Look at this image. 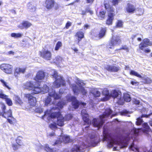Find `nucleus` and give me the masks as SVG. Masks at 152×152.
Returning a JSON list of instances; mask_svg holds the SVG:
<instances>
[{"label": "nucleus", "instance_id": "nucleus-1", "mask_svg": "<svg viewBox=\"0 0 152 152\" xmlns=\"http://www.w3.org/2000/svg\"><path fill=\"white\" fill-rule=\"evenodd\" d=\"M35 82H27L24 85V88L27 89L32 91V93L34 94H37L39 93L44 94L48 92V96L45 101V104L48 105L50 103L55 104L58 102L56 100H58L61 98V94L62 93L59 90L60 94L56 93L55 91L53 88L49 89L48 86L46 84L43 85L42 88L40 87V81L37 82V84H34Z\"/></svg>", "mask_w": 152, "mask_h": 152}, {"label": "nucleus", "instance_id": "nucleus-2", "mask_svg": "<svg viewBox=\"0 0 152 152\" xmlns=\"http://www.w3.org/2000/svg\"><path fill=\"white\" fill-rule=\"evenodd\" d=\"M64 102L59 101L56 103L55 106L51 108L49 112L48 110L45 112L44 115L42 116L43 118L47 117L48 119L53 118H57L56 124L60 126H62L64 125V118L61 115L59 111L60 109H61L63 106L65 104Z\"/></svg>", "mask_w": 152, "mask_h": 152}, {"label": "nucleus", "instance_id": "nucleus-3", "mask_svg": "<svg viewBox=\"0 0 152 152\" xmlns=\"http://www.w3.org/2000/svg\"><path fill=\"white\" fill-rule=\"evenodd\" d=\"M86 141V143L82 142L80 145H75L72 148L71 152H83L84 149L88 147L90 145L95 146L98 143L97 137L94 133L89 134Z\"/></svg>", "mask_w": 152, "mask_h": 152}, {"label": "nucleus", "instance_id": "nucleus-4", "mask_svg": "<svg viewBox=\"0 0 152 152\" xmlns=\"http://www.w3.org/2000/svg\"><path fill=\"white\" fill-rule=\"evenodd\" d=\"M104 139L105 140L107 141L108 147L112 148L114 145H117L113 147V151H118L127 146L126 144L122 141L118 135L112 137L110 135H107L104 137Z\"/></svg>", "mask_w": 152, "mask_h": 152}, {"label": "nucleus", "instance_id": "nucleus-5", "mask_svg": "<svg viewBox=\"0 0 152 152\" xmlns=\"http://www.w3.org/2000/svg\"><path fill=\"white\" fill-rule=\"evenodd\" d=\"M112 111L110 109H107L102 115L99 116V118H94L92 122L94 127L98 128V129L102 126L105 120V118L108 117L112 113Z\"/></svg>", "mask_w": 152, "mask_h": 152}, {"label": "nucleus", "instance_id": "nucleus-6", "mask_svg": "<svg viewBox=\"0 0 152 152\" xmlns=\"http://www.w3.org/2000/svg\"><path fill=\"white\" fill-rule=\"evenodd\" d=\"M76 83L78 86L75 84H72L70 86L75 94L77 95L79 94H81L83 96L86 95L88 92L87 90L83 87L85 85L83 81L78 79Z\"/></svg>", "mask_w": 152, "mask_h": 152}, {"label": "nucleus", "instance_id": "nucleus-7", "mask_svg": "<svg viewBox=\"0 0 152 152\" xmlns=\"http://www.w3.org/2000/svg\"><path fill=\"white\" fill-rule=\"evenodd\" d=\"M103 94L107 98V99L112 97L114 99H117L118 100L117 102L120 103L123 99L121 98L120 92H118L115 90L112 91L110 94L109 91L106 89H104L103 91Z\"/></svg>", "mask_w": 152, "mask_h": 152}, {"label": "nucleus", "instance_id": "nucleus-8", "mask_svg": "<svg viewBox=\"0 0 152 152\" xmlns=\"http://www.w3.org/2000/svg\"><path fill=\"white\" fill-rule=\"evenodd\" d=\"M54 73L52 75L53 77L55 78V81L54 82L53 86L56 88H59L61 86H64L65 85V81L63 79V78L60 75H58L57 71L53 70Z\"/></svg>", "mask_w": 152, "mask_h": 152}, {"label": "nucleus", "instance_id": "nucleus-9", "mask_svg": "<svg viewBox=\"0 0 152 152\" xmlns=\"http://www.w3.org/2000/svg\"><path fill=\"white\" fill-rule=\"evenodd\" d=\"M137 110L140 111L142 113L141 117H139L137 119L136 124L137 126L141 125L143 122L142 119V117L149 118L151 115H152V112L149 114H147V113L146 114H143V113H145V111H146V109L143 108L142 106L137 107Z\"/></svg>", "mask_w": 152, "mask_h": 152}, {"label": "nucleus", "instance_id": "nucleus-10", "mask_svg": "<svg viewBox=\"0 0 152 152\" xmlns=\"http://www.w3.org/2000/svg\"><path fill=\"white\" fill-rule=\"evenodd\" d=\"M121 42L120 37L119 36H113L112 39L108 47L110 48H112L114 45H119Z\"/></svg>", "mask_w": 152, "mask_h": 152}, {"label": "nucleus", "instance_id": "nucleus-11", "mask_svg": "<svg viewBox=\"0 0 152 152\" xmlns=\"http://www.w3.org/2000/svg\"><path fill=\"white\" fill-rule=\"evenodd\" d=\"M70 141V138L68 136L66 135L63 137H61L58 140L56 141L54 144H52L53 145H56L58 146L62 142L64 143H66L69 142Z\"/></svg>", "mask_w": 152, "mask_h": 152}, {"label": "nucleus", "instance_id": "nucleus-12", "mask_svg": "<svg viewBox=\"0 0 152 152\" xmlns=\"http://www.w3.org/2000/svg\"><path fill=\"white\" fill-rule=\"evenodd\" d=\"M70 99L72 102V106L75 109L78 108L80 104H81L84 107H85V106L86 105V103L81 102L80 103L74 96H71L70 97Z\"/></svg>", "mask_w": 152, "mask_h": 152}, {"label": "nucleus", "instance_id": "nucleus-13", "mask_svg": "<svg viewBox=\"0 0 152 152\" xmlns=\"http://www.w3.org/2000/svg\"><path fill=\"white\" fill-rule=\"evenodd\" d=\"M0 68L6 73L11 74L12 70V66L7 64H2L0 66Z\"/></svg>", "mask_w": 152, "mask_h": 152}, {"label": "nucleus", "instance_id": "nucleus-14", "mask_svg": "<svg viewBox=\"0 0 152 152\" xmlns=\"http://www.w3.org/2000/svg\"><path fill=\"white\" fill-rule=\"evenodd\" d=\"M81 115L83 119L85 124L90 125L91 124V121L89 119L88 115L85 110L83 109L81 111Z\"/></svg>", "mask_w": 152, "mask_h": 152}, {"label": "nucleus", "instance_id": "nucleus-15", "mask_svg": "<svg viewBox=\"0 0 152 152\" xmlns=\"http://www.w3.org/2000/svg\"><path fill=\"white\" fill-rule=\"evenodd\" d=\"M152 45V43L150 41L149 39L145 38L143 40L142 42L140 44L139 46L141 50H144V49L146 47L148 46H151Z\"/></svg>", "mask_w": 152, "mask_h": 152}, {"label": "nucleus", "instance_id": "nucleus-16", "mask_svg": "<svg viewBox=\"0 0 152 152\" xmlns=\"http://www.w3.org/2000/svg\"><path fill=\"white\" fill-rule=\"evenodd\" d=\"M40 53L41 57L46 60H49L51 59V53L48 50H44L42 52H40Z\"/></svg>", "mask_w": 152, "mask_h": 152}, {"label": "nucleus", "instance_id": "nucleus-17", "mask_svg": "<svg viewBox=\"0 0 152 152\" xmlns=\"http://www.w3.org/2000/svg\"><path fill=\"white\" fill-rule=\"evenodd\" d=\"M25 97L28 99L29 103L31 105L34 106L35 105L36 99L35 97L33 96L30 94H25Z\"/></svg>", "mask_w": 152, "mask_h": 152}, {"label": "nucleus", "instance_id": "nucleus-18", "mask_svg": "<svg viewBox=\"0 0 152 152\" xmlns=\"http://www.w3.org/2000/svg\"><path fill=\"white\" fill-rule=\"evenodd\" d=\"M45 76V72L42 71H39L38 72L37 74L36 77L35 78V81L33 82L34 83V84H37V82L38 81L37 80H43ZM31 82H32L31 81Z\"/></svg>", "mask_w": 152, "mask_h": 152}, {"label": "nucleus", "instance_id": "nucleus-19", "mask_svg": "<svg viewBox=\"0 0 152 152\" xmlns=\"http://www.w3.org/2000/svg\"><path fill=\"white\" fill-rule=\"evenodd\" d=\"M113 10L111 9L110 12H109L108 15V18L106 21V24L108 25H111L112 24L113 21L114 19V16L115 15L113 12Z\"/></svg>", "mask_w": 152, "mask_h": 152}, {"label": "nucleus", "instance_id": "nucleus-20", "mask_svg": "<svg viewBox=\"0 0 152 152\" xmlns=\"http://www.w3.org/2000/svg\"><path fill=\"white\" fill-rule=\"evenodd\" d=\"M32 25V24L28 21H24L19 25L18 27L21 29H27Z\"/></svg>", "mask_w": 152, "mask_h": 152}, {"label": "nucleus", "instance_id": "nucleus-21", "mask_svg": "<svg viewBox=\"0 0 152 152\" xmlns=\"http://www.w3.org/2000/svg\"><path fill=\"white\" fill-rule=\"evenodd\" d=\"M126 10L128 13H133L136 10V8L134 5L128 3L126 7Z\"/></svg>", "mask_w": 152, "mask_h": 152}, {"label": "nucleus", "instance_id": "nucleus-22", "mask_svg": "<svg viewBox=\"0 0 152 152\" xmlns=\"http://www.w3.org/2000/svg\"><path fill=\"white\" fill-rule=\"evenodd\" d=\"M107 71L111 72H117L119 70V68L114 65H107L105 67Z\"/></svg>", "mask_w": 152, "mask_h": 152}, {"label": "nucleus", "instance_id": "nucleus-23", "mask_svg": "<svg viewBox=\"0 0 152 152\" xmlns=\"http://www.w3.org/2000/svg\"><path fill=\"white\" fill-rule=\"evenodd\" d=\"M142 129L143 132L146 134H148L151 130L149 126L146 123H144L142 124Z\"/></svg>", "mask_w": 152, "mask_h": 152}, {"label": "nucleus", "instance_id": "nucleus-24", "mask_svg": "<svg viewBox=\"0 0 152 152\" xmlns=\"http://www.w3.org/2000/svg\"><path fill=\"white\" fill-rule=\"evenodd\" d=\"M46 7L48 9L52 8L54 6L55 1L54 0H46Z\"/></svg>", "mask_w": 152, "mask_h": 152}, {"label": "nucleus", "instance_id": "nucleus-25", "mask_svg": "<svg viewBox=\"0 0 152 152\" xmlns=\"http://www.w3.org/2000/svg\"><path fill=\"white\" fill-rule=\"evenodd\" d=\"M45 150L47 152H61L59 150H55L50 148L48 145H45Z\"/></svg>", "mask_w": 152, "mask_h": 152}, {"label": "nucleus", "instance_id": "nucleus-26", "mask_svg": "<svg viewBox=\"0 0 152 152\" xmlns=\"http://www.w3.org/2000/svg\"><path fill=\"white\" fill-rule=\"evenodd\" d=\"M14 99L15 101L16 104H19L22 105L23 103L22 101L20 98L17 95H15L14 97Z\"/></svg>", "mask_w": 152, "mask_h": 152}, {"label": "nucleus", "instance_id": "nucleus-27", "mask_svg": "<svg viewBox=\"0 0 152 152\" xmlns=\"http://www.w3.org/2000/svg\"><path fill=\"white\" fill-rule=\"evenodd\" d=\"M106 32V28H102L99 34V37L100 39L104 37Z\"/></svg>", "mask_w": 152, "mask_h": 152}, {"label": "nucleus", "instance_id": "nucleus-28", "mask_svg": "<svg viewBox=\"0 0 152 152\" xmlns=\"http://www.w3.org/2000/svg\"><path fill=\"white\" fill-rule=\"evenodd\" d=\"M4 113V118H6L12 117V113L10 109H9L7 112H5Z\"/></svg>", "mask_w": 152, "mask_h": 152}, {"label": "nucleus", "instance_id": "nucleus-29", "mask_svg": "<svg viewBox=\"0 0 152 152\" xmlns=\"http://www.w3.org/2000/svg\"><path fill=\"white\" fill-rule=\"evenodd\" d=\"M124 100L127 102H129L131 100V98L129 95L128 94H124Z\"/></svg>", "mask_w": 152, "mask_h": 152}, {"label": "nucleus", "instance_id": "nucleus-30", "mask_svg": "<svg viewBox=\"0 0 152 152\" xmlns=\"http://www.w3.org/2000/svg\"><path fill=\"white\" fill-rule=\"evenodd\" d=\"M27 6L28 7V9L30 11L34 12L35 10L36 9L35 7L32 5L30 3L28 4Z\"/></svg>", "mask_w": 152, "mask_h": 152}, {"label": "nucleus", "instance_id": "nucleus-31", "mask_svg": "<svg viewBox=\"0 0 152 152\" xmlns=\"http://www.w3.org/2000/svg\"><path fill=\"white\" fill-rule=\"evenodd\" d=\"M22 35V34L20 33H12L11 34V37H14L15 38L21 37Z\"/></svg>", "mask_w": 152, "mask_h": 152}, {"label": "nucleus", "instance_id": "nucleus-32", "mask_svg": "<svg viewBox=\"0 0 152 152\" xmlns=\"http://www.w3.org/2000/svg\"><path fill=\"white\" fill-rule=\"evenodd\" d=\"M92 93L95 97H99L100 95V92L96 90L93 91H92Z\"/></svg>", "mask_w": 152, "mask_h": 152}, {"label": "nucleus", "instance_id": "nucleus-33", "mask_svg": "<svg viewBox=\"0 0 152 152\" xmlns=\"http://www.w3.org/2000/svg\"><path fill=\"white\" fill-rule=\"evenodd\" d=\"M130 74L132 75H134L139 77L141 78L142 77L141 75L134 70H131L130 72Z\"/></svg>", "mask_w": 152, "mask_h": 152}, {"label": "nucleus", "instance_id": "nucleus-34", "mask_svg": "<svg viewBox=\"0 0 152 152\" xmlns=\"http://www.w3.org/2000/svg\"><path fill=\"white\" fill-rule=\"evenodd\" d=\"M25 69L24 68H17L15 69V72L17 74L22 73H23L25 71Z\"/></svg>", "mask_w": 152, "mask_h": 152}, {"label": "nucleus", "instance_id": "nucleus-35", "mask_svg": "<svg viewBox=\"0 0 152 152\" xmlns=\"http://www.w3.org/2000/svg\"><path fill=\"white\" fill-rule=\"evenodd\" d=\"M62 43L61 42H58L56 44L55 50H58L62 46Z\"/></svg>", "mask_w": 152, "mask_h": 152}, {"label": "nucleus", "instance_id": "nucleus-36", "mask_svg": "<svg viewBox=\"0 0 152 152\" xmlns=\"http://www.w3.org/2000/svg\"><path fill=\"white\" fill-rule=\"evenodd\" d=\"M56 123H53L50 124L49 125V126L50 128L53 130H54L57 128Z\"/></svg>", "mask_w": 152, "mask_h": 152}, {"label": "nucleus", "instance_id": "nucleus-37", "mask_svg": "<svg viewBox=\"0 0 152 152\" xmlns=\"http://www.w3.org/2000/svg\"><path fill=\"white\" fill-rule=\"evenodd\" d=\"M76 35L80 39L83 38L84 36L83 33L82 32H77Z\"/></svg>", "mask_w": 152, "mask_h": 152}, {"label": "nucleus", "instance_id": "nucleus-38", "mask_svg": "<svg viewBox=\"0 0 152 152\" xmlns=\"http://www.w3.org/2000/svg\"><path fill=\"white\" fill-rule=\"evenodd\" d=\"M72 116L71 114H68L65 116L64 118V121H69L72 118Z\"/></svg>", "mask_w": 152, "mask_h": 152}, {"label": "nucleus", "instance_id": "nucleus-39", "mask_svg": "<svg viewBox=\"0 0 152 152\" xmlns=\"http://www.w3.org/2000/svg\"><path fill=\"white\" fill-rule=\"evenodd\" d=\"M106 12L105 11L102 10L100 11L99 12V17L102 18H103L105 17Z\"/></svg>", "mask_w": 152, "mask_h": 152}, {"label": "nucleus", "instance_id": "nucleus-40", "mask_svg": "<svg viewBox=\"0 0 152 152\" xmlns=\"http://www.w3.org/2000/svg\"><path fill=\"white\" fill-rule=\"evenodd\" d=\"M5 101L7 102V103L9 106H11L12 104V100L10 99L7 97L5 99Z\"/></svg>", "mask_w": 152, "mask_h": 152}, {"label": "nucleus", "instance_id": "nucleus-41", "mask_svg": "<svg viewBox=\"0 0 152 152\" xmlns=\"http://www.w3.org/2000/svg\"><path fill=\"white\" fill-rule=\"evenodd\" d=\"M129 148L133 151H137L138 150V149L134 147V145L133 143L131 145Z\"/></svg>", "mask_w": 152, "mask_h": 152}, {"label": "nucleus", "instance_id": "nucleus-42", "mask_svg": "<svg viewBox=\"0 0 152 152\" xmlns=\"http://www.w3.org/2000/svg\"><path fill=\"white\" fill-rule=\"evenodd\" d=\"M1 82L3 84V85L4 86H5L9 89H10V88L7 85V83L5 81H4L2 79L0 80Z\"/></svg>", "mask_w": 152, "mask_h": 152}, {"label": "nucleus", "instance_id": "nucleus-43", "mask_svg": "<svg viewBox=\"0 0 152 152\" xmlns=\"http://www.w3.org/2000/svg\"><path fill=\"white\" fill-rule=\"evenodd\" d=\"M129 112L126 110H123L121 112V114L122 115H127L129 113Z\"/></svg>", "mask_w": 152, "mask_h": 152}, {"label": "nucleus", "instance_id": "nucleus-44", "mask_svg": "<svg viewBox=\"0 0 152 152\" xmlns=\"http://www.w3.org/2000/svg\"><path fill=\"white\" fill-rule=\"evenodd\" d=\"M122 25V22L121 20H119L116 26L118 27H121Z\"/></svg>", "mask_w": 152, "mask_h": 152}, {"label": "nucleus", "instance_id": "nucleus-45", "mask_svg": "<svg viewBox=\"0 0 152 152\" xmlns=\"http://www.w3.org/2000/svg\"><path fill=\"white\" fill-rule=\"evenodd\" d=\"M119 0H113L112 3L113 5L115 6L118 4V3L119 1Z\"/></svg>", "mask_w": 152, "mask_h": 152}, {"label": "nucleus", "instance_id": "nucleus-46", "mask_svg": "<svg viewBox=\"0 0 152 152\" xmlns=\"http://www.w3.org/2000/svg\"><path fill=\"white\" fill-rule=\"evenodd\" d=\"M56 60L57 63H59L60 61H61V58L59 56H57L56 58Z\"/></svg>", "mask_w": 152, "mask_h": 152}, {"label": "nucleus", "instance_id": "nucleus-47", "mask_svg": "<svg viewBox=\"0 0 152 152\" xmlns=\"http://www.w3.org/2000/svg\"><path fill=\"white\" fill-rule=\"evenodd\" d=\"M139 13H138V15H141L143 14L144 10L141 8L138 9Z\"/></svg>", "mask_w": 152, "mask_h": 152}, {"label": "nucleus", "instance_id": "nucleus-48", "mask_svg": "<svg viewBox=\"0 0 152 152\" xmlns=\"http://www.w3.org/2000/svg\"><path fill=\"white\" fill-rule=\"evenodd\" d=\"M7 96L5 94H0V98L3 99H6L7 98Z\"/></svg>", "mask_w": 152, "mask_h": 152}, {"label": "nucleus", "instance_id": "nucleus-49", "mask_svg": "<svg viewBox=\"0 0 152 152\" xmlns=\"http://www.w3.org/2000/svg\"><path fill=\"white\" fill-rule=\"evenodd\" d=\"M133 103H134V104H136L139 106L140 105V101L137 99H134V100L133 101Z\"/></svg>", "mask_w": 152, "mask_h": 152}, {"label": "nucleus", "instance_id": "nucleus-50", "mask_svg": "<svg viewBox=\"0 0 152 152\" xmlns=\"http://www.w3.org/2000/svg\"><path fill=\"white\" fill-rule=\"evenodd\" d=\"M86 12H89L91 15H92L93 13V12L89 8H86Z\"/></svg>", "mask_w": 152, "mask_h": 152}, {"label": "nucleus", "instance_id": "nucleus-51", "mask_svg": "<svg viewBox=\"0 0 152 152\" xmlns=\"http://www.w3.org/2000/svg\"><path fill=\"white\" fill-rule=\"evenodd\" d=\"M130 83L132 85L135 86H137L139 84V83L138 82L133 81H131Z\"/></svg>", "mask_w": 152, "mask_h": 152}, {"label": "nucleus", "instance_id": "nucleus-52", "mask_svg": "<svg viewBox=\"0 0 152 152\" xmlns=\"http://www.w3.org/2000/svg\"><path fill=\"white\" fill-rule=\"evenodd\" d=\"M71 25V23L70 22H68L66 25V27L68 29Z\"/></svg>", "mask_w": 152, "mask_h": 152}, {"label": "nucleus", "instance_id": "nucleus-53", "mask_svg": "<svg viewBox=\"0 0 152 152\" xmlns=\"http://www.w3.org/2000/svg\"><path fill=\"white\" fill-rule=\"evenodd\" d=\"M36 112L39 113H41L43 112V110L42 108H39L36 110Z\"/></svg>", "mask_w": 152, "mask_h": 152}, {"label": "nucleus", "instance_id": "nucleus-54", "mask_svg": "<svg viewBox=\"0 0 152 152\" xmlns=\"http://www.w3.org/2000/svg\"><path fill=\"white\" fill-rule=\"evenodd\" d=\"M12 147L14 150H16L18 148V145L16 144H13L12 145Z\"/></svg>", "mask_w": 152, "mask_h": 152}, {"label": "nucleus", "instance_id": "nucleus-55", "mask_svg": "<svg viewBox=\"0 0 152 152\" xmlns=\"http://www.w3.org/2000/svg\"><path fill=\"white\" fill-rule=\"evenodd\" d=\"M19 137H18L17 139H16V143H17V144H18V145H20V139H19Z\"/></svg>", "mask_w": 152, "mask_h": 152}, {"label": "nucleus", "instance_id": "nucleus-56", "mask_svg": "<svg viewBox=\"0 0 152 152\" xmlns=\"http://www.w3.org/2000/svg\"><path fill=\"white\" fill-rule=\"evenodd\" d=\"M143 50L146 53H150L151 51V50L148 48L146 49H144V50Z\"/></svg>", "mask_w": 152, "mask_h": 152}, {"label": "nucleus", "instance_id": "nucleus-57", "mask_svg": "<svg viewBox=\"0 0 152 152\" xmlns=\"http://www.w3.org/2000/svg\"><path fill=\"white\" fill-rule=\"evenodd\" d=\"M2 111L4 112V113L5 112V110L6 109V106L4 105H2Z\"/></svg>", "mask_w": 152, "mask_h": 152}, {"label": "nucleus", "instance_id": "nucleus-58", "mask_svg": "<svg viewBox=\"0 0 152 152\" xmlns=\"http://www.w3.org/2000/svg\"><path fill=\"white\" fill-rule=\"evenodd\" d=\"M122 49L126 50V51L127 52L128 51H129V49L126 46H123L122 48Z\"/></svg>", "mask_w": 152, "mask_h": 152}, {"label": "nucleus", "instance_id": "nucleus-59", "mask_svg": "<svg viewBox=\"0 0 152 152\" xmlns=\"http://www.w3.org/2000/svg\"><path fill=\"white\" fill-rule=\"evenodd\" d=\"M94 0H86V2L87 3L92 4Z\"/></svg>", "mask_w": 152, "mask_h": 152}, {"label": "nucleus", "instance_id": "nucleus-60", "mask_svg": "<svg viewBox=\"0 0 152 152\" xmlns=\"http://www.w3.org/2000/svg\"><path fill=\"white\" fill-rule=\"evenodd\" d=\"M105 8L106 9H107L109 7V5L108 4L105 3L104 4Z\"/></svg>", "mask_w": 152, "mask_h": 152}, {"label": "nucleus", "instance_id": "nucleus-61", "mask_svg": "<svg viewBox=\"0 0 152 152\" xmlns=\"http://www.w3.org/2000/svg\"><path fill=\"white\" fill-rule=\"evenodd\" d=\"M89 27V25H88V24H86V25H85V26H84V28L85 30H86V29H87V28H88Z\"/></svg>", "mask_w": 152, "mask_h": 152}, {"label": "nucleus", "instance_id": "nucleus-62", "mask_svg": "<svg viewBox=\"0 0 152 152\" xmlns=\"http://www.w3.org/2000/svg\"><path fill=\"white\" fill-rule=\"evenodd\" d=\"M2 116L4 118V112L2 111L1 112H0V116Z\"/></svg>", "mask_w": 152, "mask_h": 152}, {"label": "nucleus", "instance_id": "nucleus-63", "mask_svg": "<svg viewBox=\"0 0 152 152\" xmlns=\"http://www.w3.org/2000/svg\"><path fill=\"white\" fill-rule=\"evenodd\" d=\"M7 120L8 121L10 124H12V121L10 119L7 118Z\"/></svg>", "mask_w": 152, "mask_h": 152}, {"label": "nucleus", "instance_id": "nucleus-64", "mask_svg": "<svg viewBox=\"0 0 152 152\" xmlns=\"http://www.w3.org/2000/svg\"><path fill=\"white\" fill-rule=\"evenodd\" d=\"M86 11L83 10L82 11V13H81V14H82V15H85L86 14Z\"/></svg>", "mask_w": 152, "mask_h": 152}]
</instances>
